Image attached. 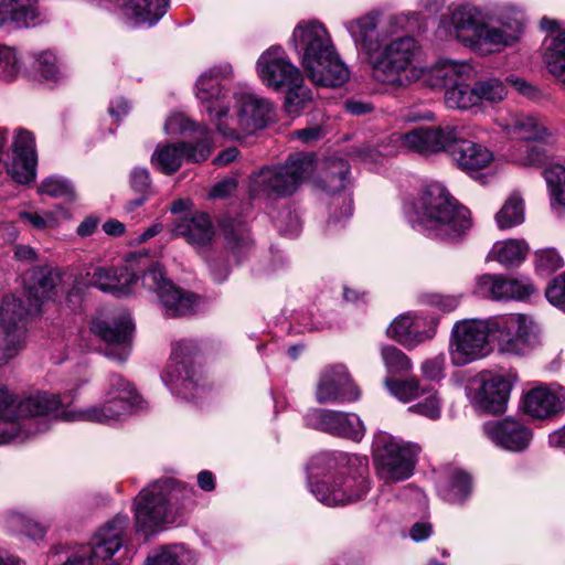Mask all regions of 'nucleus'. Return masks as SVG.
Returning a JSON list of instances; mask_svg holds the SVG:
<instances>
[{"label":"nucleus","mask_w":565,"mask_h":565,"mask_svg":"<svg viewBox=\"0 0 565 565\" xmlns=\"http://www.w3.org/2000/svg\"><path fill=\"white\" fill-rule=\"evenodd\" d=\"M196 97L217 132L232 140L265 128L274 118L273 103L250 90L231 96L221 84V71L213 68L196 82Z\"/></svg>","instance_id":"1"},{"label":"nucleus","mask_w":565,"mask_h":565,"mask_svg":"<svg viewBox=\"0 0 565 565\" xmlns=\"http://www.w3.org/2000/svg\"><path fill=\"white\" fill-rule=\"evenodd\" d=\"M399 150L431 154L450 150L457 166L475 175L489 167L493 153L484 146L469 140H461L457 127H420L404 134H392L376 147H364L359 157L364 162H377L380 157L396 154Z\"/></svg>","instance_id":"2"},{"label":"nucleus","mask_w":565,"mask_h":565,"mask_svg":"<svg viewBox=\"0 0 565 565\" xmlns=\"http://www.w3.org/2000/svg\"><path fill=\"white\" fill-rule=\"evenodd\" d=\"M308 483L311 493L326 505L355 503L371 488L366 459L344 452H321L308 465Z\"/></svg>","instance_id":"3"},{"label":"nucleus","mask_w":565,"mask_h":565,"mask_svg":"<svg viewBox=\"0 0 565 565\" xmlns=\"http://www.w3.org/2000/svg\"><path fill=\"white\" fill-rule=\"evenodd\" d=\"M60 275L49 268H40L32 275L26 287L25 300L6 296L0 308V366L14 358L23 347L28 316L38 315L42 303L55 295Z\"/></svg>","instance_id":"4"},{"label":"nucleus","mask_w":565,"mask_h":565,"mask_svg":"<svg viewBox=\"0 0 565 565\" xmlns=\"http://www.w3.org/2000/svg\"><path fill=\"white\" fill-rule=\"evenodd\" d=\"M409 222L425 236L445 242H458L472 227L470 211L437 182L424 186Z\"/></svg>","instance_id":"5"},{"label":"nucleus","mask_w":565,"mask_h":565,"mask_svg":"<svg viewBox=\"0 0 565 565\" xmlns=\"http://www.w3.org/2000/svg\"><path fill=\"white\" fill-rule=\"evenodd\" d=\"M309 79L317 86L340 87L350 72L340 58L330 33L318 21L299 22L289 40Z\"/></svg>","instance_id":"6"},{"label":"nucleus","mask_w":565,"mask_h":565,"mask_svg":"<svg viewBox=\"0 0 565 565\" xmlns=\"http://www.w3.org/2000/svg\"><path fill=\"white\" fill-rule=\"evenodd\" d=\"M195 491L173 479L154 481L135 499V520L138 531L151 534L166 524L175 523L194 504Z\"/></svg>","instance_id":"7"},{"label":"nucleus","mask_w":565,"mask_h":565,"mask_svg":"<svg viewBox=\"0 0 565 565\" xmlns=\"http://www.w3.org/2000/svg\"><path fill=\"white\" fill-rule=\"evenodd\" d=\"M440 29L454 35L462 45L487 54L512 44L520 32V24L501 22V26H497L483 10L465 3L455 7L450 17L440 21Z\"/></svg>","instance_id":"8"},{"label":"nucleus","mask_w":565,"mask_h":565,"mask_svg":"<svg viewBox=\"0 0 565 565\" xmlns=\"http://www.w3.org/2000/svg\"><path fill=\"white\" fill-rule=\"evenodd\" d=\"M61 405L58 395L46 392L25 397L14 405L10 392L0 387V445L24 441L32 435L47 430V420L35 418L56 412Z\"/></svg>","instance_id":"9"},{"label":"nucleus","mask_w":565,"mask_h":565,"mask_svg":"<svg viewBox=\"0 0 565 565\" xmlns=\"http://www.w3.org/2000/svg\"><path fill=\"white\" fill-rule=\"evenodd\" d=\"M420 47L412 36L396 38L380 46L369 64L374 79L393 88H405L420 79L425 68L419 64Z\"/></svg>","instance_id":"10"},{"label":"nucleus","mask_w":565,"mask_h":565,"mask_svg":"<svg viewBox=\"0 0 565 565\" xmlns=\"http://www.w3.org/2000/svg\"><path fill=\"white\" fill-rule=\"evenodd\" d=\"M313 159L310 153H295L284 164L262 168L250 178V194L268 200L292 195L313 172Z\"/></svg>","instance_id":"11"},{"label":"nucleus","mask_w":565,"mask_h":565,"mask_svg":"<svg viewBox=\"0 0 565 565\" xmlns=\"http://www.w3.org/2000/svg\"><path fill=\"white\" fill-rule=\"evenodd\" d=\"M139 402L140 396L134 385L122 375L111 374L107 379L103 403L76 412H65L63 418L70 422L114 425L129 415Z\"/></svg>","instance_id":"12"},{"label":"nucleus","mask_w":565,"mask_h":565,"mask_svg":"<svg viewBox=\"0 0 565 565\" xmlns=\"http://www.w3.org/2000/svg\"><path fill=\"white\" fill-rule=\"evenodd\" d=\"M151 260L147 255L132 254L128 256L121 267H97L87 273L90 279L87 284L76 282L67 294L66 300L70 307L75 309L81 305L82 292L85 287L93 286L104 292L117 296L127 295L131 287L148 270Z\"/></svg>","instance_id":"13"},{"label":"nucleus","mask_w":565,"mask_h":565,"mask_svg":"<svg viewBox=\"0 0 565 565\" xmlns=\"http://www.w3.org/2000/svg\"><path fill=\"white\" fill-rule=\"evenodd\" d=\"M372 449L376 473L386 483L408 479L420 452L418 445L404 441L385 431L375 434Z\"/></svg>","instance_id":"14"},{"label":"nucleus","mask_w":565,"mask_h":565,"mask_svg":"<svg viewBox=\"0 0 565 565\" xmlns=\"http://www.w3.org/2000/svg\"><path fill=\"white\" fill-rule=\"evenodd\" d=\"M491 335V318L457 321L451 329L449 342V355L452 364L462 366L488 355Z\"/></svg>","instance_id":"15"},{"label":"nucleus","mask_w":565,"mask_h":565,"mask_svg":"<svg viewBox=\"0 0 565 565\" xmlns=\"http://www.w3.org/2000/svg\"><path fill=\"white\" fill-rule=\"evenodd\" d=\"M492 338L499 351L512 355H525L540 343L534 321L522 313L491 318Z\"/></svg>","instance_id":"16"},{"label":"nucleus","mask_w":565,"mask_h":565,"mask_svg":"<svg viewBox=\"0 0 565 565\" xmlns=\"http://www.w3.org/2000/svg\"><path fill=\"white\" fill-rule=\"evenodd\" d=\"M141 281L146 288L157 294L166 318H179L195 312L199 298L169 280L158 263H150L148 270L141 277Z\"/></svg>","instance_id":"17"},{"label":"nucleus","mask_w":565,"mask_h":565,"mask_svg":"<svg viewBox=\"0 0 565 565\" xmlns=\"http://www.w3.org/2000/svg\"><path fill=\"white\" fill-rule=\"evenodd\" d=\"M204 140L202 142L189 143H163L158 145L151 156V163L164 174L177 172L184 159L191 162H201L209 158L212 150L213 134L207 127H202Z\"/></svg>","instance_id":"18"},{"label":"nucleus","mask_w":565,"mask_h":565,"mask_svg":"<svg viewBox=\"0 0 565 565\" xmlns=\"http://www.w3.org/2000/svg\"><path fill=\"white\" fill-rule=\"evenodd\" d=\"M256 72L260 82L276 92L299 82L302 75L279 45H273L260 54L256 62Z\"/></svg>","instance_id":"19"},{"label":"nucleus","mask_w":565,"mask_h":565,"mask_svg":"<svg viewBox=\"0 0 565 565\" xmlns=\"http://www.w3.org/2000/svg\"><path fill=\"white\" fill-rule=\"evenodd\" d=\"M90 331L105 343V355L125 362L130 354L134 323L128 313L121 312L111 320L95 319Z\"/></svg>","instance_id":"20"},{"label":"nucleus","mask_w":565,"mask_h":565,"mask_svg":"<svg viewBox=\"0 0 565 565\" xmlns=\"http://www.w3.org/2000/svg\"><path fill=\"white\" fill-rule=\"evenodd\" d=\"M518 381L515 373L480 374L475 381L473 401L490 414H502L507 409L510 393Z\"/></svg>","instance_id":"21"},{"label":"nucleus","mask_w":565,"mask_h":565,"mask_svg":"<svg viewBox=\"0 0 565 565\" xmlns=\"http://www.w3.org/2000/svg\"><path fill=\"white\" fill-rule=\"evenodd\" d=\"M476 294L494 301L524 300L536 292L529 278L484 274L477 278Z\"/></svg>","instance_id":"22"},{"label":"nucleus","mask_w":565,"mask_h":565,"mask_svg":"<svg viewBox=\"0 0 565 565\" xmlns=\"http://www.w3.org/2000/svg\"><path fill=\"white\" fill-rule=\"evenodd\" d=\"M360 391L342 364L324 367L317 384L316 399L320 404L354 402Z\"/></svg>","instance_id":"23"},{"label":"nucleus","mask_w":565,"mask_h":565,"mask_svg":"<svg viewBox=\"0 0 565 565\" xmlns=\"http://www.w3.org/2000/svg\"><path fill=\"white\" fill-rule=\"evenodd\" d=\"M307 424L316 429L360 441L365 433L360 417L352 413L313 409L306 416Z\"/></svg>","instance_id":"24"},{"label":"nucleus","mask_w":565,"mask_h":565,"mask_svg":"<svg viewBox=\"0 0 565 565\" xmlns=\"http://www.w3.org/2000/svg\"><path fill=\"white\" fill-rule=\"evenodd\" d=\"M483 433L497 447L511 452L524 451L533 438L532 430L513 418L487 422L483 424Z\"/></svg>","instance_id":"25"},{"label":"nucleus","mask_w":565,"mask_h":565,"mask_svg":"<svg viewBox=\"0 0 565 565\" xmlns=\"http://www.w3.org/2000/svg\"><path fill=\"white\" fill-rule=\"evenodd\" d=\"M38 156L33 135L24 129L18 130L13 141V153L8 164V173L21 184L33 182L36 175Z\"/></svg>","instance_id":"26"},{"label":"nucleus","mask_w":565,"mask_h":565,"mask_svg":"<svg viewBox=\"0 0 565 565\" xmlns=\"http://www.w3.org/2000/svg\"><path fill=\"white\" fill-rule=\"evenodd\" d=\"M565 409V387L558 384L541 385L523 397V411L533 418H550Z\"/></svg>","instance_id":"27"},{"label":"nucleus","mask_w":565,"mask_h":565,"mask_svg":"<svg viewBox=\"0 0 565 565\" xmlns=\"http://www.w3.org/2000/svg\"><path fill=\"white\" fill-rule=\"evenodd\" d=\"M425 326V319L404 313L391 323L387 335L406 349H413L434 337V329L431 327L426 329Z\"/></svg>","instance_id":"28"},{"label":"nucleus","mask_w":565,"mask_h":565,"mask_svg":"<svg viewBox=\"0 0 565 565\" xmlns=\"http://www.w3.org/2000/svg\"><path fill=\"white\" fill-rule=\"evenodd\" d=\"M377 26L379 13L374 11L344 23L356 49L367 56V61L381 46Z\"/></svg>","instance_id":"29"},{"label":"nucleus","mask_w":565,"mask_h":565,"mask_svg":"<svg viewBox=\"0 0 565 565\" xmlns=\"http://www.w3.org/2000/svg\"><path fill=\"white\" fill-rule=\"evenodd\" d=\"M195 371L191 362V345L186 341H180L172 348V353L166 366L162 380L168 386L179 385L188 387L194 384Z\"/></svg>","instance_id":"30"},{"label":"nucleus","mask_w":565,"mask_h":565,"mask_svg":"<svg viewBox=\"0 0 565 565\" xmlns=\"http://www.w3.org/2000/svg\"><path fill=\"white\" fill-rule=\"evenodd\" d=\"M174 236L183 237L190 245L199 248L209 245L214 237L213 224L205 213H193L174 224Z\"/></svg>","instance_id":"31"},{"label":"nucleus","mask_w":565,"mask_h":565,"mask_svg":"<svg viewBox=\"0 0 565 565\" xmlns=\"http://www.w3.org/2000/svg\"><path fill=\"white\" fill-rule=\"evenodd\" d=\"M40 20L38 0H0V28L34 26Z\"/></svg>","instance_id":"32"},{"label":"nucleus","mask_w":565,"mask_h":565,"mask_svg":"<svg viewBox=\"0 0 565 565\" xmlns=\"http://www.w3.org/2000/svg\"><path fill=\"white\" fill-rule=\"evenodd\" d=\"M170 0H128L122 7L126 22L131 26L153 25L167 12Z\"/></svg>","instance_id":"33"},{"label":"nucleus","mask_w":565,"mask_h":565,"mask_svg":"<svg viewBox=\"0 0 565 565\" xmlns=\"http://www.w3.org/2000/svg\"><path fill=\"white\" fill-rule=\"evenodd\" d=\"M502 120V127L511 138L543 140L548 135L544 124L531 115L513 114Z\"/></svg>","instance_id":"34"},{"label":"nucleus","mask_w":565,"mask_h":565,"mask_svg":"<svg viewBox=\"0 0 565 565\" xmlns=\"http://www.w3.org/2000/svg\"><path fill=\"white\" fill-rule=\"evenodd\" d=\"M430 73L436 79L433 85L444 86L447 89L466 82L472 73V67L467 62L445 58L436 62Z\"/></svg>","instance_id":"35"},{"label":"nucleus","mask_w":565,"mask_h":565,"mask_svg":"<svg viewBox=\"0 0 565 565\" xmlns=\"http://www.w3.org/2000/svg\"><path fill=\"white\" fill-rule=\"evenodd\" d=\"M543 60L548 73L565 84V30L545 41Z\"/></svg>","instance_id":"36"},{"label":"nucleus","mask_w":565,"mask_h":565,"mask_svg":"<svg viewBox=\"0 0 565 565\" xmlns=\"http://www.w3.org/2000/svg\"><path fill=\"white\" fill-rule=\"evenodd\" d=\"M224 239L231 253L241 260L253 249V241L247 225L237 220L226 221L223 225Z\"/></svg>","instance_id":"37"},{"label":"nucleus","mask_w":565,"mask_h":565,"mask_svg":"<svg viewBox=\"0 0 565 565\" xmlns=\"http://www.w3.org/2000/svg\"><path fill=\"white\" fill-rule=\"evenodd\" d=\"M529 253V245L524 239H505L494 243L489 258L499 262L505 267L519 266Z\"/></svg>","instance_id":"38"},{"label":"nucleus","mask_w":565,"mask_h":565,"mask_svg":"<svg viewBox=\"0 0 565 565\" xmlns=\"http://www.w3.org/2000/svg\"><path fill=\"white\" fill-rule=\"evenodd\" d=\"M146 565H196V556L184 545L173 544L148 556Z\"/></svg>","instance_id":"39"},{"label":"nucleus","mask_w":565,"mask_h":565,"mask_svg":"<svg viewBox=\"0 0 565 565\" xmlns=\"http://www.w3.org/2000/svg\"><path fill=\"white\" fill-rule=\"evenodd\" d=\"M494 218L500 230H509L522 224L525 220L522 196L516 192L511 193L502 207L497 212Z\"/></svg>","instance_id":"40"},{"label":"nucleus","mask_w":565,"mask_h":565,"mask_svg":"<svg viewBox=\"0 0 565 565\" xmlns=\"http://www.w3.org/2000/svg\"><path fill=\"white\" fill-rule=\"evenodd\" d=\"M471 491V480L468 473L455 471L449 480L440 486L439 493L444 500L450 503L463 502Z\"/></svg>","instance_id":"41"},{"label":"nucleus","mask_w":565,"mask_h":565,"mask_svg":"<svg viewBox=\"0 0 565 565\" xmlns=\"http://www.w3.org/2000/svg\"><path fill=\"white\" fill-rule=\"evenodd\" d=\"M445 103L452 109H469L479 106L475 86L470 87L465 82L446 89Z\"/></svg>","instance_id":"42"},{"label":"nucleus","mask_w":565,"mask_h":565,"mask_svg":"<svg viewBox=\"0 0 565 565\" xmlns=\"http://www.w3.org/2000/svg\"><path fill=\"white\" fill-rule=\"evenodd\" d=\"M385 386L390 393L403 403H408L427 393V388L419 384L415 377L407 380L385 379Z\"/></svg>","instance_id":"43"},{"label":"nucleus","mask_w":565,"mask_h":565,"mask_svg":"<svg viewBox=\"0 0 565 565\" xmlns=\"http://www.w3.org/2000/svg\"><path fill=\"white\" fill-rule=\"evenodd\" d=\"M286 97H285V109L290 115H298L306 105L312 99V93L303 84V77L294 84H288Z\"/></svg>","instance_id":"44"},{"label":"nucleus","mask_w":565,"mask_h":565,"mask_svg":"<svg viewBox=\"0 0 565 565\" xmlns=\"http://www.w3.org/2000/svg\"><path fill=\"white\" fill-rule=\"evenodd\" d=\"M547 183L552 205L558 204L565 207V168L559 164L547 167L543 172Z\"/></svg>","instance_id":"45"},{"label":"nucleus","mask_w":565,"mask_h":565,"mask_svg":"<svg viewBox=\"0 0 565 565\" xmlns=\"http://www.w3.org/2000/svg\"><path fill=\"white\" fill-rule=\"evenodd\" d=\"M475 89L479 105L484 102L490 104L500 103L507 96V88L503 82L495 77H489L476 82Z\"/></svg>","instance_id":"46"},{"label":"nucleus","mask_w":565,"mask_h":565,"mask_svg":"<svg viewBox=\"0 0 565 565\" xmlns=\"http://www.w3.org/2000/svg\"><path fill=\"white\" fill-rule=\"evenodd\" d=\"M38 193L55 199H73L75 195L73 184L67 179L57 175L45 178L39 185Z\"/></svg>","instance_id":"47"},{"label":"nucleus","mask_w":565,"mask_h":565,"mask_svg":"<svg viewBox=\"0 0 565 565\" xmlns=\"http://www.w3.org/2000/svg\"><path fill=\"white\" fill-rule=\"evenodd\" d=\"M7 525L11 531L24 534L32 540H40L45 534L43 526L19 512L8 515Z\"/></svg>","instance_id":"48"},{"label":"nucleus","mask_w":565,"mask_h":565,"mask_svg":"<svg viewBox=\"0 0 565 565\" xmlns=\"http://www.w3.org/2000/svg\"><path fill=\"white\" fill-rule=\"evenodd\" d=\"M381 355L387 372L391 374L408 372L413 367L411 359L393 345L383 347Z\"/></svg>","instance_id":"49"},{"label":"nucleus","mask_w":565,"mask_h":565,"mask_svg":"<svg viewBox=\"0 0 565 565\" xmlns=\"http://www.w3.org/2000/svg\"><path fill=\"white\" fill-rule=\"evenodd\" d=\"M62 214H65V211L57 206L55 210L45 211L43 213L21 211L19 212V217L26 221L35 230L43 231L56 227L60 223V215Z\"/></svg>","instance_id":"50"},{"label":"nucleus","mask_w":565,"mask_h":565,"mask_svg":"<svg viewBox=\"0 0 565 565\" xmlns=\"http://www.w3.org/2000/svg\"><path fill=\"white\" fill-rule=\"evenodd\" d=\"M202 127L204 125L195 124L191 119H189L183 114H173L171 115L164 124V130L167 134L175 135L183 134L189 130H193L198 132L199 140L198 142H202L204 140V135L202 134Z\"/></svg>","instance_id":"51"},{"label":"nucleus","mask_w":565,"mask_h":565,"mask_svg":"<svg viewBox=\"0 0 565 565\" xmlns=\"http://www.w3.org/2000/svg\"><path fill=\"white\" fill-rule=\"evenodd\" d=\"M427 397L423 402L412 405L408 407V411L412 413H416L423 415L429 419H437L441 414V404L440 399L437 396L436 392H431L427 390Z\"/></svg>","instance_id":"52"},{"label":"nucleus","mask_w":565,"mask_h":565,"mask_svg":"<svg viewBox=\"0 0 565 565\" xmlns=\"http://www.w3.org/2000/svg\"><path fill=\"white\" fill-rule=\"evenodd\" d=\"M350 169L347 162L339 161L335 169L326 175L323 180L326 183V190L330 193H337L344 190L349 184Z\"/></svg>","instance_id":"53"},{"label":"nucleus","mask_w":565,"mask_h":565,"mask_svg":"<svg viewBox=\"0 0 565 565\" xmlns=\"http://www.w3.org/2000/svg\"><path fill=\"white\" fill-rule=\"evenodd\" d=\"M20 70L15 51L0 45V78L12 81Z\"/></svg>","instance_id":"54"},{"label":"nucleus","mask_w":565,"mask_h":565,"mask_svg":"<svg viewBox=\"0 0 565 565\" xmlns=\"http://www.w3.org/2000/svg\"><path fill=\"white\" fill-rule=\"evenodd\" d=\"M545 295L553 306L565 310V273L551 282L545 290Z\"/></svg>","instance_id":"55"},{"label":"nucleus","mask_w":565,"mask_h":565,"mask_svg":"<svg viewBox=\"0 0 565 565\" xmlns=\"http://www.w3.org/2000/svg\"><path fill=\"white\" fill-rule=\"evenodd\" d=\"M536 266L541 271L552 273L563 266V259L555 249H544L536 254Z\"/></svg>","instance_id":"56"},{"label":"nucleus","mask_w":565,"mask_h":565,"mask_svg":"<svg viewBox=\"0 0 565 565\" xmlns=\"http://www.w3.org/2000/svg\"><path fill=\"white\" fill-rule=\"evenodd\" d=\"M445 364V354H438L431 359L424 361L422 363L420 369L426 379L435 381L444 377Z\"/></svg>","instance_id":"57"},{"label":"nucleus","mask_w":565,"mask_h":565,"mask_svg":"<svg viewBox=\"0 0 565 565\" xmlns=\"http://www.w3.org/2000/svg\"><path fill=\"white\" fill-rule=\"evenodd\" d=\"M522 154L515 158L520 164L523 166H541L545 161V153L540 146L523 145Z\"/></svg>","instance_id":"58"},{"label":"nucleus","mask_w":565,"mask_h":565,"mask_svg":"<svg viewBox=\"0 0 565 565\" xmlns=\"http://www.w3.org/2000/svg\"><path fill=\"white\" fill-rule=\"evenodd\" d=\"M39 73L46 81H54L57 78L58 68L56 66V57L50 52H43L38 58Z\"/></svg>","instance_id":"59"},{"label":"nucleus","mask_w":565,"mask_h":565,"mask_svg":"<svg viewBox=\"0 0 565 565\" xmlns=\"http://www.w3.org/2000/svg\"><path fill=\"white\" fill-rule=\"evenodd\" d=\"M130 184L139 193H148L151 186L149 171L146 168H135L130 172Z\"/></svg>","instance_id":"60"},{"label":"nucleus","mask_w":565,"mask_h":565,"mask_svg":"<svg viewBox=\"0 0 565 565\" xmlns=\"http://www.w3.org/2000/svg\"><path fill=\"white\" fill-rule=\"evenodd\" d=\"M345 110L354 116H363L373 111L374 106L364 100L360 99H348L344 103Z\"/></svg>","instance_id":"61"},{"label":"nucleus","mask_w":565,"mask_h":565,"mask_svg":"<svg viewBox=\"0 0 565 565\" xmlns=\"http://www.w3.org/2000/svg\"><path fill=\"white\" fill-rule=\"evenodd\" d=\"M236 185L234 179H224L212 188L210 198H226L236 189Z\"/></svg>","instance_id":"62"},{"label":"nucleus","mask_w":565,"mask_h":565,"mask_svg":"<svg viewBox=\"0 0 565 565\" xmlns=\"http://www.w3.org/2000/svg\"><path fill=\"white\" fill-rule=\"evenodd\" d=\"M507 82L520 94L526 97H533L536 93L534 86L527 83L525 79L518 76L511 75L507 77Z\"/></svg>","instance_id":"63"},{"label":"nucleus","mask_w":565,"mask_h":565,"mask_svg":"<svg viewBox=\"0 0 565 565\" xmlns=\"http://www.w3.org/2000/svg\"><path fill=\"white\" fill-rule=\"evenodd\" d=\"M292 136L294 138L299 139L305 143H309L322 136V129L319 126L307 127L303 129L295 130Z\"/></svg>","instance_id":"64"}]
</instances>
